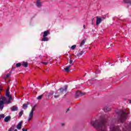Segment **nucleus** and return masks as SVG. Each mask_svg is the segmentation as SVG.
Instances as JSON below:
<instances>
[{
    "label": "nucleus",
    "mask_w": 131,
    "mask_h": 131,
    "mask_svg": "<svg viewBox=\"0 0 131 131\" xmlns=\"http://www.w3.org/2000/svg\"><path fill=\"white\" fill-rule=\"evenodd\" d=\"M92 21H94V19H92Z\"/></svg>",
    "instance_id": "44"
},
{
    "label": "nucleus",
    "mask_w": 131,
    "mask_h": 131,
    "mask_svg": "<svg viewBox=\"0 0 131 131\" xmlns=\"http://www.w3.org/2000/svg\"><path fill=\"white\" fill-rule=\"evenodd\" d=\"M76 48V45H73L71 47V49L72 50H74Z\"/></svg>",
    "instance_id": "30"
},
{
    "label": "nucleus",
    "mask_w": 131,
    "mask_h": 131,
    "mask_svg": "<svg viewBox=\"0 0 131 131\" xmlns=\"http://www.w3.org/2000/svg\"><path fill=\"white\" fill-rule=\"evenodd\" d=\"M82 54H83V51H81L77 53V56L78 57H80V56H82Z\"/></svg>",
    "instance_id": "21"
},
{
    "label": "nucleus",
    "mask_w": 131,
    "mask_h": 131,
    "mask_svg": "<svg viewBox=\"0 0 131 131\" xmlns=\"http://www.w3.org/2000/svg\"><path fill=\"white\" fill-rule=\"evenodd\" d=\"M124 3L126 4H130L131 0H123Z\"/></svg>",
    "instance_id": "27"
},
{
    "label": "nucleus",
    "mask_w": 131,
    "mask_h": 131,
    "mask_svg": "<svg viewBox=\"0 0 131 131\" xmlns=\"http://www.w3.org/2000/svg\"><path fill=\"white\" fill-rule=\"evenodd\" d=\"M50 96L53 95L55 99H58V98H59L60 97V94H59L57 92H55L54 93V92H52L50 93Z\"/></svg>",
    "instance_id": "6"
},
{
    "label": "nucleus",
    "mask_w": 131,
    "mask_h": 131,
    "mask_svg": "<svg viewBox=\"0 0 131 131\" xmlns=\"http://www.w3.org/2000/svg\"><path fill=\"white\" fill-rule=\"evenodd\" d=\"M2 118H5V115L4 114H1L0 115V120L2 119Z\"/></svg>",
    "instance_id": "29"
},
{
    "label": "nucleus",
    "mask_w": 131,
    "mask_h": 131,
    "mask_svg": "<svg viewBox=\"0 0 131 131\" xmlns=\"http://www.w3.org/2000/svg\"><path fill=\"white\" fill-rule=\"evenodd\" d=\"M42 97H43V95H41L37 97V99L41 100V99H42Z\"/></svg>",
    "instance_id": "23"
},
{
    "label": "nucleus",
    "mask_w": 131,
    "mask_h": 131,
    "mask_svg": "<svg viewBox=\"0 0 131 131\" xmlns=\"http://www.w3.org/2000/svg\"><path fill=\"white\" fill-rule=\"evenodd\" d=\"M101 21H103V20H105L106 19V16H102L101 18Z\"/></svg>",
    "instance_id": "32"
},
{
    "label": "nucleus",
    "mask_w": 131,
    "mask_h": 131,
    "mask_svg": "<svg viewBox=\"0 0 131 131\" xmlns=\"http://www.w3.org/2000/svg\"><path fill=\"white\" fill-rule=\"evenodd\" d=\"M59 95H66L68 91V85H65L63 88H60L59 89Z\"/></svg>",
    "instance_id": "3"
},
{
    "label": "nucleus",
    "mask_w": 131,
    "mask_h": 131,
    "mask_svg": "<svg viewBox=\"0 0 131 131\" xmlns=\"http://www.w3.org/2000/svg\"><path fill=\"white\" fill-rule=\"evenodd\" d=\"M129 103L131 104V100L129 101Z\"/></svg>",
    "instance_id": "43"
},
{
    "label": "nucleus",
    "mask_w": 131,
    "mask_h": 131,
    "mask_svg": "<svg viewBox=\"0 0 131 131\" xmlns=\"http://www.w3.org/2000/svg\"><path fill=\"white\" fill-rule=\"evenodd\" d=\"M28 105H29V102H27V104L26 103H24L23 105V109H24L25 110H26V109H27V107H28Z\"/></svg>",
    "instance_id": "13"
},
{
    "label": "nucleus",
    "mask_w": 131,
    "mask_h": 131,
    "mask_svg": "<svg viewBox=\"0 0 131 131\" xmlns=\"http://www.w3.org/2000/svg\"><path fill=\"white\" fill-rule=\"evenodd\" d=\"M6 96L9 98V100H12V96L10 95V91L9 90H7L6 92Z\"/></svg>",
    "instance_id": "11"
},
{
    "label": "nucleus",
    "mask_w": 131,
    "mask_h": 131,
    "mask_svg": "<svg viewBox=\"0 0 131 131\" xmlns=\"http://www.w3.org/2000/svg\"><path fill=\"white\" fill-rule=\"evenodd\" d=\"M85 29V25H83V29Z\"/></svg>",
    "instance_id": "39"
},
{
    "label": "nucleus",
    "mask_w": 131,
    "mask_h": 131,
    "mask_svg": "<svg viewBox=\"0 0 131 131\" xmlns=\"http://www.w3.org/2000/svg\"><path fill=\"white\" fill-rule=\"evenodd\" d=\"M21 65H23V66H24L25 68H27V67H28V62L24 61L23 62Z\"/></svg>",
    "instance_id": "15"
},
{
    "label": "nucleus",
    "mask_w": 131,
    "mask_h": 131,
    "mask_svg": "<svg viewBox=\"0 0 131 131\" xmlns=\"http://www.w3.org/2000/svg\"><path fill=\"white\" fill-rule=\"evenodd\" d=\"M110 110H111V108H109V107H105L104 109V112H107V111H110Z\"/></svg>",
    "instance_id": "24"
},
{
    "label": "nucleus",
    "mask_w": 131,
    "mask_h": 131,
    "mask_svg": "<svg viewBox=\"0 0 131 131\" xmlns=\"http://www.w3.org/2000/svg\"><path fill=\"white\" fill-rule=\"evenodd\" d=\"M129 5H130V6H131V2H130V3H129Z\"/></svg>",
    "instance_id": "42"
},
{
    "label": "nucleus",
    "mask_w": 131,
    "mask_h": 131,
    "mask_svg": "<svg viewBox=\"0 0 131 131\" xmlns=\"http://www.w3.org/2000/svg\"><path fill=\"white\" fill-rule=\"evenodd\" d=\"M49 38L47 37H43V38L41 39V41H48Z\"/></svg>",
    "instance_id": "20"
},
{
    "label": "nucleus",
    "mask_w": 131,
    "mask_h": 131,
    "mask_svg": "<svg viewBox=\"0 0 131 131\" xmlns=\"http://www.w3.org/2000/svg\"><path fill=\"white\" fill-rule=\"evenodd\" d=\"M36 107V105H34V106L33 107V108L35 109Z\"/></svg>",
    "instance_id": "38"
},
{
    "label": "nucleus",
    "mask_w": 131,
    "mask_h": 131,
    "mask_svg": "<svg viewBox=\"0 0 131 131\" xmlns=\"http://www.w3.org/2000/svg\"><path fill=\"white\" fill-rule=\"evenodd\" d=\"M69 110H70V108H68L67 110V111H66V112L67 113V112H68V111H69Z\"/></svg>",
    "instance_id": "37"
},
{
    "label": "nucleus",
    "mask_w": 131,
    "mask_h": 131,
    "mask_svg": "<svg viewBox=\"0 0 131 131\" xmlns=\"http://www.w3.org/2000/svg\"><path fill=\"white\" fill-rule=\"evenodd\" d=\"M127 117V113L123 111H120L119 120L120 121H121V122L123 123L124 121H126Z\"/></svg>",
    "instance_id": "2"
},
{
    "label": "nucleus",
    "mask_w": 131,
    "mask_h": 131,
    "mask_svg": "<svg viewBox=\"0 0 131 131\" xmlns=\"http://www.w3.org/2000/svg\"><path fill=\"white\" fill-rule=\"evenodd\" d=\"M21 65H22V64H21V63H17L16 64V67L17 68H19V67H21Z\"/></svg>",
    "instance_id": "25"
},
{
    "label": "nucleus",
    "mask_w": 131,
    "mask_h": 131,
    "mask_svg": "<svg viewBox=\"0 0 131 131\" xmlns=\"http://www.w3.org/2000/svg\"><path fill=\"white\" fill-rule=\"evenodd\" d=\"M37 6L38 8H40L41 6V3H40V0H37L36 2Z\"/></svg>",
    "instance_id": "16"
},
{
    "label": "nucleus",
    "mask_w": 131,
    "mask_h": 131,
    "mask_svg": "<svg viewBox=\"0 0 131 131\" xmlns=\"http://www.w3.org/2000/svg\"><path fill=\"white\" fill-rule=\"evenodd\" d=\"M35 109V108H32V110L29 114L28 121H30V120H31V119H32V118L33 117V112H34Z\"/></svg>",
    "instance_id": "5"
},
{
    "label": "nucleus",
    "mask_w": 131,
    "mask_h": 131,
    "mask_svg": "<svg viewBox=\"0 0 131 131\" xmlns=\"http://www.w3.org/2000/svg\"><path fill=\"white\" fill-rule=\"evenodd\" d=\"M106 118L101 117L99 119L92 120L91 124L98 131H107V126L106 125Z\"/></svg>",
    "instance_id": "1"
},
{
    "label": "nucleus",
    "mask_w": 131,
    "mask_h": 131,
    "mask_svg": "<svg viewBox=\"0 0 131 131\" xmlns=\"http://www.w3.org/2000/svg\"><path fill=\"white\" fill-rule=\"evenodd\" d=\"M10 119H11V117L7 116L5 118L4 120L5 122H8Z\"/></svg>",
    "instance_id": "19"
},
{
    "label": "nucleus",
    "mask_w": 131,
    "mask_h": 131,
    "mask_svg": "<svg viewBox=\"0 0 131 131\" xmlns=\"http://www.w3.org/2000/svg\"><path fill=\"white\" fill-rule=\"evenodd\" d=\"M42 63L45 64V65H48V62H42Z\"/></svg>",
    "instance_id": "34"
},
{
    "label": "nucleus",
    "mask_w": 131,
    "mask_h": 131,
    "mask_svg": "<svg viewBox=\"0 0 131 131\" xmlns=\"http://www.w3.org/2000/svg\"><path fill=\"white\" fill-rule=\"evenodd\" d=\"M14 129H15V128L14 127V126H12L8 129V131H14Z\"/></svg>",
    "instance_id": "26"
},
{
    "label": "nucleus",
    "mask_w": 131,
    "mask_h": 131,
    "mask_svg": "<svg viewBox=\"0 0 131 131\" xmlns=\"http://www.w3.org/2000/svg\"><path fill=\"white\" fill-rule=\"evenodd\" d=\"M111 47H113V44L111 43H110L108 44Z\"/></svg>",
    "instance_id": "35"
},
{
    "label": "nucleus",
    "mask_w": 131,
    "mask_h": 131,
    "mask_svg": "<svg viewBox=\"0 0 131 131\" xmlns=\"http://www.w3.org/2000/svg\"><path fill=\"white\" fill-rule=\"evenodd\" d=\"M68 62L70 64H71V66H72V65H73V60H72V59H71V58H70L69 59V60H68Z\"/></svg>",
    "instance_id": "22"
},
{
    "label": "nucleus",
    "mask_w": 131,
    "mask_h": 131,
    "mask_svg": "<svg viewBox=\"0 0 131 131\" xmlns=\"http://www.w3.org/2000/svg\"><path fill=\"white\" fill-rule=\"evenodd\" d=\"M11 111H18V107L14 105L11 107Z\"/></svg>",
    "instance_id": "14"
},
{
    "label": "nucleus",
    "mask_w": 131,
    "mask_h": 131,
    "mask_svg": "<svg viewBox=\"0 0 131 131\" xmlns=\"http://www.w3.org/2000/svg\"><path fill=\"white\" fill-rule=\"evenodd\" d=\"M11 72H10V73H8L7 75V76H6V77L7 78H8V77H10V76H11Z\"/></svg>",
    "instance_id": "31"
},
{
    "label": "nucleus",
    "mask_w": 131,
    "mask_h": 131,
    "mask_svg": "<svg viewBox=\"0 0 131 131\" xmlns=\"http://www.w3.org/2000/svg\"><path fill=\"white\" fill-rule=\"evenodd\" d=\"M102 22V18L99 17V16H96V25L98 26Z\"/></svg>",
    "instance_id": "9"
},
{
    "label": "nucleus",
    "mask_w": 131,
    "mask_h": 131,
    "mask_svg": "<svg viewBox=\"0 0 131 131\" xmlns=\"http://www.w3.org/2000/svg\"><path fill=\"white\" fill-rule=\"evenodd\" d=\"M22 124H23V122H19L16 126V128H17V129H21V128H22Z\"/></svg>",
    "instance_id": "10"
},
{
    "label": "nucleus",
    "mask_w": 131,
    "mask_h": 131,
    "mask_svg": "<svg viewBox=\"0 0 131 131\" xmlns=\"http://www.w3.org/2000/svg\"><path fill=\"white\" fill-rule=\"evenodd\" d=\"M61 125H62V126H63V125H64V124H63V123H61Z\"/></svg>",
    "instance_id": "41"
},
{
    "label": "nucleus",
    "mask_w": 131,
    "mask_h": 131,
    "mask_svg": "<svg viewBox=\"0 0 131 131\" xmlns=\"http://www.w3.org/2000/svg\"><path fill=\"white\" fill-rule=\"evenodd\" d=\"M6 100L7 98L4 96H2L0 98V108L2 110L4 108V105H5V102H6Z\"/></svg>",
    "instance_id": "4"
},
{
    "label": "nucleus",
    "mask_w": 131,
    "mask_h": 131,
    "mask_svg": "<svg viewBox=\"0 0 131 131\" xmlns=\"http://www.w3.org/2000/svg\"><path fill=\"white\" fill-rule=\"evenodd\" d=\"M12 100H10V98H9V100L7 102V104H10V103H11V101Z\"/></svg>",
    "instance_id": "33"
},
{
    "label": "nucleus",
    "mask_w": 131,
    "mask_h": 131,
    "mask_svg": "<svg viewBox=\"0 0 131 131\" xmlns=\"http://www.w3.org/2000/svg\"><path fill=\"white\" fill-rule=\"evenodd\" d=\"M23 131H27V129L26 128H23Z\"/></svg>",
    "instance_id": "36"
},
{
    "label": "nucleus",
    "mask_w": 131,
    "mask_h": 131,
    "mask_svg": "<svg viewBox=\"0 0 131 131\" xmlns=\"http://www.w3.org/2000/svg\"><path fill=\"white\" fill-rule=\"evenodd\" d=\"M70 67H71V65L68 66V67H66V68H64V69L66 71H67V72H70V70H69Z\"/></svg>",
    "instance_id": "17"
},
{
    "label": "nucleus",
    "mask_w": 131,
    "mask_h": 131,
    "mask_svg": "<svg viewBox=\"0 0 131 131\" xmlns=\"http://www.w3.org/2000/svg\"><path fill=\"white\" fill-rule=\"evenodd\" d=\"M14 131H18V130H17V129H15Z\"/></svg>",
    "instance_id": "40"
},
{
    "label": "nucleus",
    "mask_w": 131,
    "mask_h": 131,
    "mask_svg": "<svg viewBox=\"0 0 131 131\" xmlns=\"http://www.w3.org/2000/svg\"><path fill=\"white\" fill-rule=\"evenodd\" d=\"M50 34V31L49 30H47L43 32V37H47V35Z\"/></svg>",
    "instance_id": "12"
},
{
    "label": "nucleus",
    "mask_w": 131,
    "mask_h": 131,
    "mask_svg": "<svg viewBox=\"0 0 131 131\" xmlns=\"http://www.w3.org/2000/svg\"><path fill=\"white\" fill-rule=\"evenodd\" d=\"M85 41H86V39L82 40V41L81 42V43L80 44V47H82V46H83V45L85 43Z\"/></svg>",
    "instance_id": "18"
},
{
    "label": "nucleus",
    "mask_w": 131,
    "mask_h": 131,
    "mask_svg": "<svg viewBox=\"0 0 131 131\" xmlns=\"http://www.w3.org/2000/svg\"><path fill=\"white\" fill-rule=\"evenodd\" d=\"M110 128L111 131H120L119 129V126H111Z\"/></svg>",
    "instance_id": "7"
},
{
    "label": "nucleus",
    "mask_w": 131,
    "mask_h": 131,
    "mask_svg": "<svg viewBox=\"0 0 131 131\" xmlns=\"http://www.w3.org/2000/svg\"><path fill=\"white\" fill-rule=\"evenodd\" d=\"M85 93H82L81 92L78 91L76 92V98L79 97L80 96H84Z\"/></svg>",
    "instance_id": "8"
},
{
    "label": "nucleus",
    "mask_w": 131,
    "mask_h": 131,
    "mask_svg": "<svg viewBox=\"0 0 131 131\" xmlns=\"http://www.w3.org/2000/svg\"><path fill=\"white\" fill-rule=\"evenodd\" d=\"M23 113H24V111H21L19 112V117H21V116H22V115H23Z\"/></svg>",
    "instance_id": "28"
}]
</instances>
